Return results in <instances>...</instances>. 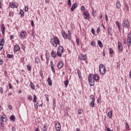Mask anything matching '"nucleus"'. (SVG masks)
I'll return each mask as SVG.
<instances>
[{
	"label": "nucleus",
	"instance_id": "1",
	"mask_svg": "<svg viewBox=\"0 0 131 131\" xmlns=\"http://www.w3.org/2000/svg\"><path fill=\"white\" fill-rule=\"evenodd\" d=\"M50 42L53 46L54 48H57L58 46H60V40L57 36H54L53 38L50 39Z\"/></svg>",
	"mask_w": 131,
	"mask_h": 131
},
{
	"label": "nucleus",
	"instance_id": "2",
	"mask_svg": "<svg viewBox=\"0 0 131 131\" xmlns=\"http://www.w3.org/2000/svg\"><path fill=\"white\" fill-rule=\"evenodd\" d=\"M68 33H69V35H67V33L65 32V31L63 30L61 31V34L63 38H64V39H69V40H71V36H72L71 31L69 30Z\"/></svg>",
	"mask_w": 131,
	"mask_h": 131
},
{
	"label": "nucleus",
	"instance_id": "3",
	"mask_svg": "<svg viewBox=\"0 0 131 131\" xmlns=\"http://www.w3.org/2000/svg\"><path fill=\"white\" fill-rule=\"evenodd\" d=\"M64 53V48L62 46H59L57 51V55L58 57H62V54Z\"/></svg>",
	"mask_w": 131,
	"mask_h": 131
},
{
	"label": "nucleus",
	"instance_id": "4",
	"mask_svg": "<svg viewBox=\"0 0 131 131\" xmlns=\"http://www.w3.org/2000/svg\"><path fill=\"white\" fill-rule=\"evenodd\" d=\"M124 43L126 45L127 43V46L128 48H129L130 47L131 45V33H129V34L127 36V41L126 40L124 41Z\"/></svg>",
	"mask_w": 131,
	"mask_h": 131
},
{
	"label": "nucleus",
	"instance_id": "5",
	"mask_svg": "<svg viewBox=\"0 0 131 131\" xmlns=\"http://www.w3.org/2000/svg\"><path fill=\"white\" fill-rule=\"evenodd\" d=\"M99 69L100 74H105L106 73V68L103 64L99 65Z\"/></svg>",
	"mask_w": 131,
	"mask_h": 131
},
{
	"label": "nucleus",
	"instance_id": "6",
	"mask_svg": "<svg viewBox=\"0 0 131 131\" xmlns=\"http://www.w3.org/2000/svg\"><path fill=\"white\" fill-rule=\"evenodd\" d=\"M88 79L91 85H94L95 84V80H94V78L92 77L91 74L89 75Z\"/></svg>",
	"mask_w": 131,
	"mask_h": 131
},
{
	"label": "nucleus",
	"instance_id": "7",
	"mask_svg": "<svg viewBox=\"0 0 131 131\" xmlns=\"http://www.w3.org/2000/svg\"><path fill=\"white\" fill-rule=\"evenodd\" d=\"M118 50L119 53H122V51H123V46H122V43L119 41H118Z\"/></svg>",
	"mask_w": 131,
	"mask_h": 131
},
{
	"label": "nucleus",
	"instance_id": "8",
	"mask_svg": "<svg viewBox=\"0 0 131 131\" xmlns=\"http://www.w3.org/2000/svg\"><path fill=\"white\" fill-rule=\"evenodd\" d=\"M9 7L12 9H14V8H18V4L15 2H11L9 3Z\"/></svg>",
	"mask_w": 131,
	"mask_h": 131
},
{
	"label": "nucleus",
	"instance_id": "9",
	"mask_svg": "<svg viewBox=\"0 0 131 131\" xmlns=\"http://www.w3.org/2000/svg\"><path fill=\"white\" fill-rule=\"evenodd\" d=\"M84 18L86 20H90V13L88 11H85L83 13Z\"/></svg>",
	"mask_w": 131,
	"mask_h": 131
},
{
	"label": "nucleus",
	"instance_id": "10",
	"mask_svg": "<svg viewBox=\"0 0 131 131\" xmlns=\"http://www.w3.org/2000/svg\"><path fill=\"white\" fill-rule=\"evenodd\" d=\"M123 26L126 28L129 27V21H128V20L125 19L123 20Z\"/></svg>",
	"mask_w": 131,
	"mask_h": 131
},
{
	"label": "nucleus",
	"instance_id": "11",
	"mask_svg": "<svg viewBox=\"0 0 131 131\" xmlns=\"http://www.w3.org/2000/svg\"><path fill=\"white\" fill-rule=\"evenodd\" d=\"M4 45H5V39L4 38H2L0 41V51H2V50H3Z\"/></svg>",
	"mask_w": 131,
	"mask_h": 131
},
{
	"label": "nucleus",
	"instance_id": "12",
	"mask_svg": "<svg viewBox=\"0 0 131 131\" xmlns=\"http://www.w3.org/2000/svg\"><path fill=\"white\" fill-rule=\"evenodd\" d=\"M0 121L1 122H7V116L5 115H1L0 117Z\"/></svg>",
	"mask_w": 131,
	"mask_h": 131
},
{
	"label": "nucleus",
	"instance_id": "13",
	"mask_svg": "<svg viewBox=\"0 0 131 131\" xmlns=\"http://www.w3.org/2000/svg\"><path fill=\"white\" fill-rule=\"evenodd\" d=\"M55 129L57 131L61 130V124L60 123V122H58L57 123H56L55 125Z\"/></svg>",
	"mask_w": 131,
	"mask_h": 131
},
{
	"label": "nucleus",
	"instance_id": "14",
	"mask_svg": "<svg viewBox=\"0 0 131 131\" xmlns=\"http://www.w3.org/2000/svg\"><path fill=\"white\" fill-rule=\"evenodd\" d=\"M19 50H20V46L18 45H15L14 46L13 52L14 53H17V52L19 51Z\"/></svg>",
	"mask_w": 131,
	"mask_h": 131
},
{
	"label": "nucleus",
	"instance_id": "15",
	"mask_svg": "<svg viewBox=\"0 0 131 131\" xmlns=\"http://www.w3.org/2000/svg\"><path fill=\"white\" fill-rule=\"evenodd\" d=\"M1 31L3 36H5V33L6 32V26L4 24H2L1 26Z\"/></svg>",
	"mask_w": 131,
	"mask_h": 131
},
{
	"label": "nucleus",
	"instance_id": "16",
	"mask_svg": "<svg viewBox=\"0 0 131 131\" xmlns=\"http://www.w3.org/2000/svg\"><path fill=\"white\" fill-rule=\"evenodd\" d=\"M77 7H78L77 3H75L74 4H73L71 8V12H73L75 10V9L77 8Z\"/></svg>",
	"mask_w": 131,
	"mask_h": 131
},
{
	"label": "nucleus",
	"instance_id": "17",
	"mask_svg": "<svg viewBox=\"0 0 131 131\" xmlns=\"http://www.w3.org/2000/svg\"><path fill=\"white\" fill-rule=\"evenodd\" d=\"M79 59L82 60V61H84L86 59V55L84 54H80L79 56Z\"/></svg>",
	"mask_w": 131,
	"mask_h": 131
},
{
	"label": "nucleus",
	"instance_id": "18",
	"mask_svg": "<svg viewBox=\"0 0 131 131\" xmlns=\"http://www.w3.org/2000/svg\"><path fill=\"white\" fill-rule=\"evenodd\" d=\"M20 35L21 38H25V35H26V31L24 30L21 31Z\"/></svg>",
	"mask_w": 131,
	"mask_h": 131
},
{
	"label": "nucleus",
	"instance_id": "19",
	"mask_svg": "<svg viewBox=\"0 0 131 131\" xmlns=\"http://www.w3.org/2000/svg\"><path fill=\"white\" fill-rule=\"evenodd\" d=\"M63 61H60L58 62L57 64V68H58V69H61V68L63 67Z\"/></svg>",
	"mask_w": 131,
	"mask_h": 131
},
{
	"label": "nucleus",
	"instance_id": "20",
	"mask_svg": "<svg viewBox=\"0 0 131 131\" xmlns=\"http://www.w3.org/2000/svg\"><path fill=\"white\" fill-rule=\"evenodd\" d=\"M57 56H58V54H57L56 51L53 50L51 52V57H52V58H56Z\"/></svg>",
	"mask_w": 131,
	"mask_h": 131
},
{
	"label": "nucleus",
	"instance_id": "21",
	"mask_svg": "<svg viewBox=\"0 0 131 131\" xmlns=\"http://www.w3.org/2000/svg\"><path fill=\"white\" fill-rule=\"evenodd\" d=\"M93 79H94V80H95L96 81H99V75L97 74L94 75Z\"/></svg>",
	"mask_w": 131,
	"mask_h": 131
},
{
	"label": "nucleus",
	"instance_id": "22",
	"mask_svg": "<svg viewBox=\"0 0 131 131\" xmlns=\"http://www.w3.org/2000/svg\"><path fill=\"white\" fill-rule=\"evenodd\" d=\"M116 8L117 9H120L121 8V4H120V2H119V1L117 2Z\"/></svg>",
	"mask_w": 131,
	"mask_h": 131
},
{
	"label": "nucleus",
	"instance_id": "23",
	"mask_svg": "<svg viewBox=\"0 0 131 131\" xmlns=\"http://www.w3.org/2000/svg\"><path fill=\"white\" fill-rule=\"evenodd\" d=\"M40 62V59H39V57L37 56L36 57L35 59V63H36V64H38Z\"/></svg>",
	"mask_w": 131,
	"mask_h": 131
},
{
	"label": "nucleus",
	"instance_id": "24",
	"mask_svg": "<svg viewBox=\"0 0 131 131\" xmlns=\"http://www.w3.org/2000/svg\"><path fill=\"white\" fill-rule=\"evenodd\" d=\"M92 16L93 17H96V16H97V12L96 10H94V8H92Z\"/></svg>",
	"mask_w": 131,
	"mask_h": 131
},
{
	"label": "nucleus",
	"instance_id": "25",
	"mask_svg": "<svg viewBox=\"0 0 131 131\" xmlns=\"http://www.w3.org/2000/svg\"><path fill=\"white\" fill-rule=\"evenodd\" d=\"M48 124L47 123L44 124L42 131H47L48 130V127H47Z\"/></svg>",
	"mask_w": 131,
	"mask_h": 131
},
{
	"label": "nucleus",
	"instance_id": "26",
	"mask_svg": "<svg viewBox=\"0 0 131 131\" xmlns=\"http://www.w3.org/2000/svg\"><path fill=\"white\" fill-rule=\"evenodd\" d=\"M47 81H48L49 85H50L51 86V85H52V80H51L50 77H49L48 78Z\"/></svg>",
	"mask_w": 131,
	"mask_h": 131
},
{
	"label": "nucleus",
	"instance_id": "27",
	"mask_svg": "<svg viewBox=\"0 0 131 131\" xmlns=\"http://www.w3.org/2000/svg\"><path fill=\"white\" fill-rule=\"evenodd\" d=\"M34 103L35 109H36V110H37V109H38V102L36 101V102H34Z\"/></svg>",
	"mask_w": 131,
	"mask_h": 131
},
{
	"label": "nucleus",
	"instance_id": "28",
	"mask_svg": "<svg viewBox=\"0 0 131 131\" xmlns=\"http://www.w3.org/2000/svg\"><path fill=\"white\" fill-rule=\"evenodd\" d=\"M90 107H92V108H94V107H95V100H92L90 103Z\"/></svg>",
	"mask_w": 131,
	"mask_h": 131
},
{
	"label": "nucleus",
	"instance_id": "29",
	"mask_svg": "<svg viewBox=\"0 0 131 131\" xmlns=\"http://www.w3.org/2000/svg\"><path fill=\"white\" fill-rule=\"evenodd\" d=\"M37 100V98L36 97V95L35 94H34L33 95V102L34 103H36V100Z\"/></svg>",
	"mask_w": 131,
	"mask_h": 131
},
{
	"label": "nucleus",
	"instance_id": "30",
	"mask_svg": "<svg viewBox=\"0 0 131 131\" xmlns=\"http://www.w3.org/2000/svg\"><path fill=\"white\" fill-rule=\"evenodd\" d=\"M97 42H98V45L99 46L100 48L103 47V43H102V42L101 41H100V40H98Z\"/></svg>",
	"mask_w": 131,
	"mask_h": 131
},
{
	"label": "nucleus",
	"instance_id": "31",
	"mask_svg": "<svg viewBox=\"0 0 131 131\" xmlns=\"http://www.w3.org/2000/svg\"><path fill=\"white\" fill-rule=\"evenodd\" d=\"M13 57H14V55L13 54H8L7 55V57L8 58V59H11L13 58Z\"/></svg>",
	"mask_w": 131,
	"mask_h": 131
},
{
	"label": "nucleus",
	"instance_id": "32",
	"mask_svg": "<svg viewBox=\"0 0 131 131\" xmlns=\"http://www.w3.org/2000/svg\"><path fill=\"white\" fill-rule=\"evenodd\" d=\"M30 86L31 89H32L33 90H35V86L34 85V84H33L32 82H30Z\"/></svg>",
	"mask_w": 131,
	"mask_h": 131
},
{
	"label": "nucleus",
	"instance_id": "33",
	"mask_svg": "<svg viewBox=\"0 0 131 131\" xmlns=\"http://www.w3.org/2000/svg\"><path fill=\"white\" fill-rule=\"evenodd\" d=\"M64 84L66 85V88H67V86H68V84H69V81H68V80H66L64 81Z\"/></svg>",
	"mask_w": 131,
	"mask_h": 131
},
{
	"label": "nucleus",
	"instance_id": "34",
	"mask_svg": "<svg viewBox=\"0 0 131 131\" xmlns=\"http://www.w3.org/2000/svg\"><path fill=\"white\" fill-rule=\"evenodd\" d=\"M83 113V110H81V109H79L78 110V114H82V113Z\"/></svg>",
	"mask_w": 131,
	"mask_h": 131
},
{
	"label": "nucleus",
	"instance_id": "35",
	"mask_svg": "<svg viewBox=\"0 0 131 131\" xmlns=\"http://www.w3.org/2000/svg\"><path fill=\"white\" fill-rule=\"evenodd\" d=\"M27 68L29 71H31V66L30 64L27 65Z\"/></svg>",
	"mask_w": 131,
	"mask_h": 131
},
{
	"label": "nucleus",
	"instance_id": "36",
	"mask_svg": "<svg viewBox=\"0 0 131 131\" xmlns=\"http://www.w3.org/2000/svg\"><path fill=\"white\" fill-rule=\"evenodd\" d=\"M112 111H110L108 113V116L110 117V118H111L112 117Z\"/></svg>",
	"mask_w": 131,
	"mask_h": 131
},
{
	"label": "nucleus",
	"instance_id": "37",
	"mask_svg": "<svg viewBox=\"0 0 131 131\" xmlns=\"http://www.w3.org/2000/svg\"><path fill=\"white\" fill-rule=\"evenodd\" d=\"M109 52H110V54L112 55L113 54V53H114V50H113V49H112V48H111L109 50Z\"/></svg>",
	"mask_w": 131,
	"mask_h": 131
},
{
	"label": "nucleus",
	"instance_id": "38",
	"mask_svg": "<svg viewBox=\"0 0 131 131\" xmlns=\"http://www.w3.org/2000/svg\"><path fill=\"white\" fill-rule=\"evenodd\" d=\"M10 120H12V121H15V116L12 115L10 117Z\"/></svg>",
	"mask_w": 131,
	"mask_h": 131
},
{
	"label": "nucleus",
	"instance_id": "39",
	"mask_svg": "<svg viewBox=\"0 0 131 131\" xmlns=\"http://www.w3.org/2000/svg\"><path fill=\"white\" fill-rule=\"evenodd\" d=\"M19 15L21 16H24V11H23L22 10H20L19 11Z\"/></svg>",
	"mask_w": 131,
	"mask_h": 131
},
{
	"label": "nucleus",
	"instance_id": "40",
	"mask_svg": "<svg viewBox=\"0 0 131 131\" xmlns=\"http://www.w3.org/2000/svg\"><path fill=\"white\" fill-rule=\"evenodd\" d=\"M77 73H78V76H79V78H81V73H80V71L78 70L77 71Z\"/></svg>",
	"mask_w": 131,
	"mask_h": 131
},
{
	"label": "nucleus",
	"instance_id": "41",
	"mask_svg": "<svg viewBox=\"0 0 131 131\" xmlns=\"http://www.w3.org/2000/svg\"><path fill=\"white\" fill-rule=\"evenodd\" d=\"M90 99H91V100H92V101H95V96L93 95H91L90 96Z\"/></svg>",
	"mask_w": 131,
	"mask_h": 131
},
{
	"label": "nucleus",
	"instance_id": "42",
	"mask_svg": "<svg viewBox=\"0 0 131 131\" xmlns=\"http://www.w3.org/2000/svg\"><path fill=\"white\" fill-rule=\"evenodd\" d=\"M0 93L2 95H3V94H4V89L2 87H0Z\"/></svg>",
	"mask_w": 131,
	"mask_h": 131
},
{
	"label": "nucleus",
	"instance_id": "43",
	"mask_svg": "<svg viewBox=\"0 0 131 131\" xmlns=\"http://www.w3.org/2000/svg\"><path fill=\"white\" fill-rule=\"evenodd\" d=\"M51 70L54 74H56V71L55 70V68H51Z\"/></svg>",
	"mask_w": 131,
	"mask_h": 131
},
{
	"label": "nucleus",
	"instance_id": "44",
	"mask_svg": "<svg viewBox=\"0 0 131 131\" xmlns=\"http://www.w3.org/2000/svg\"><path fill=\"white\" fill-rule=\"evenodd\" d=\"M68 5L71 7V0H68Z\"/></svg>",
	"mask_w": 131,
	"mask_h": 131
},
{
	"label": "nucleus",
	"instance_id": "45",
	"mask_svg": "<svg viewBox=\"0 0 131 131\" xmlns=\"http://www.w3.org/2000/svg\"><path fill=\"white\" fill-rule=\"evenodd\" d=\"M28 10H29V8L28 7V6H26L25 7V12H28Z\"/></svg>",
	"mask_w": 131,
	"mask_h": 131
},
{
	"label": "nucleus",
	"instance_id": "46",
	"mask_svg": "<svg viewBox=\"0 0 131 131\" xmlns=\"http://www.w3.org/2000/svg\"><path fill=\"white\" fill-rule=\"evenodd\" d=\"M91 46H93V47H96V43L95 41L91 42Z\"/></svg>",
	"mask_w": 131,
	"mask_h": 131
},
{
	"label": "nucleus",
	"instance_id": "47",
	"mask_svg": "<svg viewBox=\"0 0 131 131\" xmlns=\"http://www.w3.org/2000/svg\"><path fill=\"white\" fill-rule=\"evenodd\" d=\"M8 86H9V88L10 89V90L12 89L13 88L12 87V84L11 83H8Z\"/></svg>",
	"mask_w": 131,
	"mask_h": 131
},
{
	"label": "nucleus",
	"instance_id": "48",
	"mask_svg": "<svg viewBox=\"0 0 131 131\" xmlns=\"http://www.w3.org/2000/svg\"><path fill=\"white\" fill-rule=\"evenodd\" d=\"M54 63H53V61H51V68H54Z\"/></svg>",
	"mask_w": 131,
	"mask_h": 131
},
{
	"label": "nucleus",
	"instance_id": "49",
	"mask_svg": "<svg viewBox=\"0 0 131 131\" xmlns=\"http://www.w3.org/2000/svg\"><path fill=\"white\" fill-rule=\"evenodd\" d=\"M21 48H22L23 51H25V50L26 49V47L25 46V45H22Z\"/></svg>",
	"mask_w": 131,
	"mask_h": 131
},
{
	"label": "nucleus",
	"instance_id": "50",
	"mask_svg": "<svg viewBox=\"0 0 131 131\" xmlns=\"http://www.w3.org/2000/svg\"><path fill=\"white\" fill-rule=\"evenodd\" d=\"M129 128V125H128V124L126 123V129H128Z\"/></svg>",
	"mask_w": 131,
	"mask_h": 131
},
{
	"label": "nucleus",
	"instance_id": "51",
	"mask_svg": "<svg viewBox=\"0 0 131 131\" xmlns=\"http://www.w3.org/2000/svg\"><path fill=\"white\" fill-rule=\"evenodd\" d=\"M10 39L11 40H12V39H14V36H13V35H11L10 36Z\"/></svg>",
	"mask_w": 131,
	"mask_h": 131
},
{
	"label": "nucleus",
	"instance_id": "52",
	"mask_svg": "<svg viewBox=\"0 0 131 131\" xmlns=\"http://www.w3.org/2000/svg\"><path fill=\"white\" fill-rule=\"evenodd\" d=\"M116 24L117 26H118V27L120 26V23L118 21H116Z\"/></svg>",
	"mask_w": 131,
	"mask_h": 131
},
{
	"label": "nucleus",
	"instance_id": "53",
	"mask_svg": "<svg viewBox=\"0 0 131 131\" xmlns=\"http://www.w3.org/2000/svg\"><path fill=\"white\" fill-rule=\"evenodd\" d=\"M0 126L1 127H4V123H3V122L0 121Z\"/></svg>",
	"mask_w": 131,
	"mask_h": 131
},
{
	"label": "nucleus",
	"instance_id": "54",
	"mask_svg": "<svg viewBox=\"0 0 131 131\" xmlns=\"http://www.w3.org/2000/svg\"><path fill=\"white\" fill-rule=\"evenodd\" d=\"M85 9V8L84 7V6H81V11H84Z\"/></svg>",
	"mask_w": 131,
	"mask_h": 131
},
{
	"label": "nucleus",
	"instance_id": "55",
	"mask_svg": "<svg viewBox=\"0 0 131 131\" xmlns=\"http://www.w3.org/2000/svg\"><path fill=\"white\" fill-rule=\"evenodd\" d=\"M3 63H4V60H3V59L0 58V65H3Z\"/></svg>",
	"mask_w": 131,
	"mask_h": 131
},
{
	"label": "nucleus",
	"instance_id": "56",
	"mask_svg": "<svg viewBox=\"0 0 131 131\" xmlns=\"http://www.w3.org/2000/svg\"><path fill=\"white\" fill-rule=\"evenodd\" d=\"M40 76H41V77H43V73L42 72H40Z\"/></svg>",
	"mask_w": 131,
	"mask_h": 131
},
{
	"label": "nucleus",
	"instance_id": "57",
	"mask_svg": "<svg viewBox=\"0 0 131 131\" xmlns=\"http://www.w3.org/2000/svg\"><path fill=\"white\" fill-rule=\"evenodd\" d=\"M28 99V100H32V96H31V95L29 96Z\"/></svg>",
	"mask_w": 131,
	"mask_h": 131
},
{
	"label": "nucleus",
	"instance_id": "58",
	"mask_svg": "<svg viewBox=\"0 0 131 131\" xmlns=\"http://www.w3.org/2000/svg\"><path fill=\"white\" fill-rule=\"evenodd\" d=\"M91 31H92V33L93 34H95V30H94V28H92V29H91Z\"/></svg>",
	"mask_w": 131,
	"mask_h": 131
},
{
	"label": "nucleus",
	"instance_id": "59",
	"mask_svg": "<svg viewBox=\"0 0 131 131\" xmlns=\"http://www.w3.org/2000/svg\"><path fill=\"white\" fill-rule=\"evenodd\" d=\"M31 25L32 26H34V22L33 21V20H31Z\"/></svg>",
	"mask_w": 131,
	"mask_h": 131
},
{
	"label": "nucleus",
	"instance_id": "60",
	"mask_svg": "<svg viewBox=\"0 0 131 131\" xmlns=\"http://www.w3.org/2000/svg\"><path fill=\"white\" fill-rule=\"evenodd\" d=\"M13 12H10L9 13V16H10V17H13Z\"/></svg>",
	"mask_w": 131,
	"mask_h": 131
},
{
	"label": "nucleus",
	"instance_id": "61",
	"mask_svg": "<svg viewBox=\"0 0 131 131\" xmlns=\"http://www.w3.org/2000/svg\"><path fill=\"white\" fill-rule=\"evenodd\" d=\"M3 3V0H0V9H2V4Z\"/></svg>",
	"mask_w": 131,
	"mask_h": 131
},
{
	"label": "nucleus",
	"instance_id": "62",
	"mask_svg": "<svg viewBox=\"0 0 131 131\" xmlns=\"http://www.w3.org/2000/svg\"><path fill=\"white\" fill-rule=\"evenodd\" d=\"M8 107L10 110H12V109H13V107L12 106V105H9Z\"/></svg>",
	"mask_w": 131,
	"mask_h": 131
},
{
	"label": "nucleus",
	"instance_id": "63",
	"mask_svg": "<svg viewBox=\"0 0 131 131\" xmlns=\"http://www.w3.org/2000/svg\"><path fill=\"white\" fill-rule=\"evenodd\" d=\"M105 20L106 21H108V16H107V14L105 15Z\"/></svg>",
	"mask_w": 131,
	"mask_h": 131
},
{
	"label": "nucleus",
	"instance_id": "64",
	"mask_svg": "<svg viewBox=\"0 0 131 131\" xmlns=\"http://www.w3.org/2000/svg\"><path fill=\"white\" fill-rule=\"evenodd\" d=\"M129 76L130 78H131V70L129 72Z\"/></svg>",
	"mask_w": 131,
	"mask_h": 131
}]
</instances>
